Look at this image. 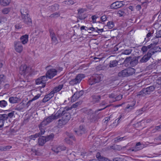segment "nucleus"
I'll return each instance as SVG.
<instances>
[{
  "instance_id": "obj_37",
  "label": "nucleus",
  "mask_w": 161,
  "mask_h": 161,
  "mask_svg": "<svg viewBox=\"0 0 161 161\" xmlns=\"http://www.w3.org/2000/svg\"><path fill=\"white\" fill-rule=\"evenodd\" d=\"M57 150L58 151H56L58 152V153L66 149L64 145L59 146H57Z\"/></svg>"
},
{
  "instance_id": "obj_22",
  "label": "nucleus",
  "mask_w": 161,
  "mask_h": 161,
  "mask_svg": "<svg viewBox=\"0 0 161 161\" xmlns=\"http://www.w3.org/2000/svg\"><path fill=\"white\" fill-rule=\"evenodd\" d=\"M118 61L116 60H113L110 61L109 64V67L112 68L117 66L118 64Z\"/></svg>"
},
{
  "instance_id": "obj_59",
  "label": "nucleus",
  "mask_w": 161,
  "mask_h": 161,
  "mask_svg": "<svg viewBox=\"0 0 161 161\" xmlns=\"http://www.w3.org/2000/svg\"><path fill=\"white\" fill-rule=\"evenodd\" d=\"M68 136L70 138L72 139L74 141L75 140V139L74 136L72 134L69 133L68 135Z\"/></svg>"
},
{
  "instance_id": "obj_36",
  "label": "nucleus",
  "mask_w": 161,
  "mask_h": 161,
  "mask_svg": "<svg viewBox=\"0 0 161 161\" xmlns=\"http://www.w3.org/2000/svg\"><path fill=\"white\" fill-rule=\"evenodd\" d=\"M112 161H127L123 157L115 158L113 159Z\"/></svg>"
},
{
  "instance_id": "obj_49",
  "label": "nucleus",
  "mask_w": 161,
  "mask_h": 161,
  "mask_svg": "<svg viewBox=\"0 0 161 161\" xmlns=\"http://www.w3.org/2000/svg\"><path fill=\"white\" fill-rule=\"evenodd\" d=\"M125 137H118L115 139L114 142H119L124 140V138Z\"/></svg>"
},
{
  "instance_id": "obj_17",
  "label": "nucleus",
  "mask_w": 161,
  "mask_h": 161,
  "mask_svg": "<svg viewBox=\"0 0 161 161\" xmlns=\"http://www.w3.org/2000/svg\"><path fill=\"white\" fill-rule=\"evenodd\" d=\"M28 35L25 34L22 36L20 38L21 43H22L23 44H25L27 43L28 40Z\"/></svg>"
},
{
  "instance_id": "obj_50",
  "label": "nucleus",
  "mask_w": 161,
  "mask_h": 161,
  "mask_svg": "<svg viewBox=\"0 0 161 161\" xmlns=\"http://www.w3.org/2000/svg\"><path fill=\"white\" fill-rule=\"evenodd\" d=\"M49 32L50 33V36L51 37H53L54 36H55V33L53 31V30L51 29H50L49 30Z\"/></svg>"
},
{
  "instance_id": "obj_63",
  "label": "nucleus",
  "mask_w": 161,
  "mask_h": 161,
  "mask_svg": "<svg viewBox=\"0 0 161 161\" xmlns=\"http://www.w3.org/2000/svg\"><path fill=\"white\" fill-rule=\"evenodd\" d=\"M116 96V95H115L114 93H111V94H109V97L110 98H114L115 99Z\"/></svg>"
},
{
  "instance_id": "obj_28",
  "label": "nucleus",
  "mask_w": 161,
  "mask_h": 161,
  "mask_svg": "<svg viewBox=\"0 0 161 161\" xmlns=\"http://www.w3.org/2000/svg\"><path fill=\"white\" fill-rule=\"evenodd\" d=\"M52 98V97L48 94L45 95L44 97L43 98L42 101L43 103H45Z\"/></svg>"
},
{
  "instance_id": "obj_32",
  "label": "nucleus",
  "mask_w": 161,
  "mask_h": 161,
  "mask_svg": "<svg viewBox=\"0 0 161 161\" xmlns=\"http://www.w3.org/2000/svg\"><path fill=\"white\" fill-rule=\"evenodd\" d=\"M76 77L78 79L79 81L80 82L81 80L85 77V75L84 74H79L77 75Z\"/></svg>"
},
{
  "instance_id": "obj_20",
  "label": "nucleus",
  "mask_w": 161,
  "mask_h": 161,
  "mask_svg": "<svg viewBox=\"0 0 161 161\" xmlns=\"http://www.w3.org/2000/svg\"><path fill=\"white\" fill-rule=\"evenodd\" d=\"M45 136H40L38 138V143L40 146H43L47 142Z\"/></svg>"
},
{
  "instance_id": "obj_23",
  "label": "nucleus",
  "mask_w": 161,
  "mask_h": 161,
  "mask_svg": "<svg viewBox=\"0 0 161 161\" xmlns=\"http://www.w3.org/2000/svg\"><path fill=\"white\" fill-rule=\"evenodd\" d=\"M130 61V65L131 67H134L138 63H139V61H137L134 57L132 58Z\"/></svg>"
},
{
  "instance_id": "obj_62",
  "label": "nucleus",
  "mask_w": 161,
  "mask_h": 161,
  "mask_svg": "<svg viewBox=\"0 0 161 161\" xmlns=\"http://www.w3.org/2000/svg\"><path fill=\"white\" fill-rule=\"evenodd\" d=\"M101 20L102 21H105L107 19V17L106 15H103L101 18Z\"/></svg>"
},
{
  "instance_id": "obj_38",
  "label": "nucleus",
  "mask_w": 161,
  "mask_h": 161,
  "mask_svg": "<svg viewBox=\"0 0 161 161\" xmlns=\"http://www.w3.org/2000/svg\"><path fill=\"white\" fill-rule=\"evenodd\" d=\"M159 37H161V31L160 30L156 32V36L152 39V40H155Z\"/></svg>"
},
{
  "instance_id": "obj_13",
  "label": "nucleus",
  "mask_w": 161,
  "mask_h": 161,
  "mask_svg": "<svg viewBox=\"0 0 161 161\" xmlns=\"http://www.w3.org/2000/svg\"><path fill=\"white\" fill-rule=\"evenodd\" d=\"M93 102L94 103H99L101 99V96L97 94H93L91 96Z\"/></svg>"
},
{
  "instance_id": "obj_24",
  "label": "nucleus",
  "mask_w": 161,
  "mask_h": 161,
  "mask_svg": "<svg viewBox=\"0 0 161 161\" xmlns=\"http://www.w3.org/2000/svg\"><path fill=\"white\" fill-rule=\"evenodd\" d=\"M10 2V0H0V3L3 6L8 5Z\"/></svg>"
},
{
  "instance_id": "obj_61",
  "label": "nucleus",
  "mask_w": 161,
  "mask_h": 161,
  "mask_svg": "<svg viewBox=\"0 0 161 161\" xmlns=\"http://www.w3.org/2000/svg\"><path fill=\"white\" fill-rule=\"evenodd\" d=\"M40 132L36 133L34 135H32L31 137L33 136L35 138L40 137Z\"/></svg>"
},
{
  "instance_id": "obj_45",
  "label": "nucleus",
  "mask_w": 161,
  "mask_h": 161,
  "mask_svg": "<svg viewBox=\"0 0 161 161\" xmlns=\"http://www.w3.org/2000/svg\"><path fill=\"white\" fill-rule=\"evenodd\" d=\"M96 157L98 159V160H99L100 161H102V159L103 158V157L101 156L100 154V153L99 152H98L97 153L96 155Z\"/></svg>"
},
{
  "instance_id": "obj_30",
  "label": "nucleus",
  "mask_w": 161,
  "mask_h": 161,
  "mask_svg": "<svg viewBox=\"0 0 161 161\" xmlns=\"http://www.w3.org/2000/svg\"><path fill=\"white\" fill-rule=\"evenodd\" d=\"M82 103V101H80L76 103H75L73 104L71 107H69V110L73 108H76L78 105L81 104Z\"/></svg>"
},
{
  "instance_id": "obj_19",
  "label": "nucleus",
  "mask_w": 161,
  "mask_h": 161,
  "mask_svg": "<svg viewBox=\"0 0 161 161\" xmlns=\"http://www.w3.org/2000/svg\"><path fill=\"white\" fill-rule=\"evenodd\" d=\"M10 111L9 110H5L4 112L5 114H0V119L4 122L5 121L7 120L8 119L7 115H6V113H7V112Z\"/></svg>"
},
{
  "instance_id": "obj_46",
  "label": "nucleus",
  "mask_w": 161,
  "mask_h": 161,
  "mask_svg": "<svg viewBox=\"0 0 161 161\" xmlns=\"http://www.w3.org/2000/svg\"><path fill=\"white\" fill-rule=\"evenodd\" d=\"M60 14L59 13L56 12L52 14H51L50 17L51 18H55L58 17L60 16Z\"/></svg>"
},
{
  "instance_id": "obj_6",
  "label": "nucleus",
  "mask_w": 161,
  "mask_h": 161,
  "mask_svg": "<svg viewBox=\"0 0 161 161\" xmlns=\"http://www.w3.org/2000/svg\"><path fill=\"white\" fill-rule=\"evenodd\" d=\"M31 71V68L29 66H27L26 65H22L20 67V73L21 74V75H24V76L26 75V77L29 74H28L27 75V74L30 73Z\"/></svg>"
},
{
  "instance_id": "obj_25",
  "label": "nucleus",
  "mask_w": 161,
  "mask_h": 161,
  "mask_svg": "<svg viewBox=\"0 0 161 161\" xmlns=\"http://www.w3.org/2000/svg\"><path fill=\"white\" fill-rule=\"evenodd\" d=\"M41 78V79L42 80V82L43 83V84H42V86H40V87L41 88H43L45 86V81L47 80V78H48L47 76H43L40 77Z\"/></svg>"
},
{
  "instance_id": "obj_26",
  "label": "nucleus",
  "mask_w": 161,
  "mask_h": 161,
  "mask_svg": "<svg viewBox=\"0 0 161 161\" xmlns=\"http://www.w3.org/2000/svg\"><path fill=\"white\" fill-rule=\"evenodd\" d=\"M80 83V82L79 81V80H78V79L76 78V77H75V78L69 81L70 84L72 85H74L76 84Z\"/></svg>"
},
{
  "instance_id": "obj_42",
  "label": "nucleus",
  "mask_w": 161,
  "mask_h": 161,
  "mask_svg": "<svg viewBox=\"0 0 161 161\" xmlns=\"http://www.w3.org/2000/svg\"><path fill=\"white\" fill-rule=\"evenodd\" d=\"M78 15V16L77 17V19H78L80 20L84 19L87 17L85 14H84L83 15L79 14Z\"/></svg>"
},
{
  "instance_id": "obj_4",
  "label": "nucleus",
  "mask_w": 161,
  "mask_h": 161,
  "mask_svg": "<svg viewBox=\"0 0 161 161\" xmlns=\"http://www.w3.org/2000/svg\"><path fill=\"white\" fill-rule=\"evenodd\" d=\"M103 75L102 74H94L90 80V84L92 85L95 83H98L103 79Z\"/></svg>"
},
{
  "instance_id": "obj_56",
  "label": "nucleus",
  "mask_w": 161,
  "mask_h": 161,
  "mask_svg": "<svg viewBox=\"0 0 161 161\" xmlns=\"http://www.w3.org/2000/svg\"><path fill=\"white\" fill-rule=\"evenodd\" d=\"M98 17L96 16V15H92V22L93 23H96V19Z\"/></svg>"
},
{
  "instance_id": "obj_41",
  "label": "nucleus",
  "mask_w": 161,
  "mask_h": 161,
  "mask_svg": "<svg viewBox=\"0 0 161 161\" xmlns=\"http://www.w3.org/2000/svg\"><path fill=\"white\" fill-rule=\"evenodd\" d=\"M14 111H12L11 112L6 113V115L8 118H12L14 115Z\"/></svg>"
},
{
  "instance_id": "obj_9",
  "label": "nucleus",
  "mask_w": 161,
  "mask_h": 161,
  "mask_svg": "<svg viewBox=\"0 0 161 161\" xmlns=\"http://www.w3.org/2000/svg\"><path fill=\"white\" fill-rule=\"evenodd\" d=\"M14 49L16 52L20 53L22 51L23 47L20 42L19 41L14 42Z\"/></svg>"
},
{
  "instance_id": "obj_16",
  "label": "nucleus",
  "mask_w": 161,
  "mask_h": 161,
  "mask_svg": "<svg viewBox=\"0 0 161 161\" xmlns=\"http://www.w3.org/2000/svg\"><path fill=\"white\" fill-rule=\"evenodd\" d=\"M143 147V146L140 142H138L136 144L134 147L130 149V150L132 151L136 152L142 149Z\"/></svg>"
},
{
  "instance_id": "obj_39",
  "label": "nucleus",
  "mask_w": 161,
  "mask_h": 161,
  "mask_svg": "<svg viewBox=\"0 0 161 161\" xmlns=\"http://www.w3.org/2000/svg\"><path fill=\"white\" fill-rule=\"evenodd\" d=\"M111 148L115 150H120L121 147H120V146L119 145H114L112 146L111 147Z\"/></svg>"
},
{
  "instance_id": "obj_18",
  "label": "nucleus",
  "mask_w": 161,
  "mask_h": 161,
  "mask_svg": "<svg viewBox=\"0 0 161 161\" xmlns=\"http://www.w3.org/2000/svg\"><path fill=\"white\" fill-rule=\"evenodd\" d=\"M20 13L22 16L29 15V11L27 8L25 7H23L20 10Z\"/></svg>"
},
{
  "instance_id": "obj_31",
  "label": "nucleus",
  "mask_w": 161,
  "mask_h": 161,
  "mask_svg": "<svg viewBox=\"0 0 161 161\" xmlns=\"http://www.w3.org/2000/svg\"><path fill=\"white\" fill-rule=\"evenodd\" d=\"M7 104V102L4 100H2L0 101V107L1 108L6 107Z\"/></svg>"
},
{
  "instance_id": "obj_58",
  "label": "nucleus",
  "mask_w": 161,
  "mask_h": 161,
  "mask_svg": "<svg viewBox=\"0 0 161 161\" xmlns=\"http://www.w3.org/2000/svg\"><path fill=\"white\" fill-rule=\"evenodd\" d=\"M154 33V31L152 30L150 32L148 33L146 37L147 38H149L150 36H152L153 34Z\"/></svg>"
},
{
  "instance_id": "obj_11",
  "label": "nucleus",
  "mask_w": 161,
  "mask_h": 161,
  "mask_svg": "<svg viewBox=\"0 0 161 161\" xmlns=\"http://www.w3.org/2000/svg\"><path fill=\"white\" fill-rule=\"evenodd\" d=\"M83 94L84 91L82 90L77 91L72 96L71 100L74 101L81 96Z\"/></svg>"
},
{
  "instance_id": "obj_60",
  "label": "nucleus",
  "mask_w": 161,
  "mask_h": 161,
  "mask_svg": "<svg viewBox=\"0 0 161 161\" xmlns=\"http://www.w3.org/2000/svg\"><path fill=\"white\" fill-rule=\"evenodd\" d=\"M41 94H38L36 95L33 98V100L34 101L35 100L39 98L41 96Z\"/></svg>"
},
{
  "instance_id": "obj_15",
  "label": "nucleus",
  "mask_w": 161,
  "mask_h": 161,
  "mask_svg": "<svg viewBox=\"0 0 161 161\" xmlns=\"http://www.w3.org/2000/svg\"><path fill=\"white\" fill-rule=\"evenodd\" d=\"M161 50V48L160 47L158 46H153L149 51H148V52L150 53L151 54V56L154 54L155 53L158 52H160Z\"/></svg>"
},
{
  "instance_id": "obj_53",
  "label": "nucleus",
  "mask_w": 161,
  "mask_h": 161,
  "mask_svg": "<svg viewBox=\"0 0 161 161\" xmlns=\"http://www.w3.org/2000/svg\"><path fill=\"white\" fill-rule=\"evenodd\" d=\"M153 41V42L151 43L153 44V46H155L156 45H157L158 44V42H159V39H155L154 40H152Z\"/></svg>"
},
{
  "instance_id": "obj_43",
  "label": "nucleus",
  "mask_w": 161,
  "mask_h": 161,
  "mask_svg": "<svg viewBox=\"0 0 161 161\" xmlns=\"http://www.w3.org/2000/svg\"><path fill=\"white\" fill-rule=\"evenodd\" d=\"M107 26H108V28L110 29L114 27V24L113 22L109 21L107 23Z\"/></svg>"
},
{
  "instance_id": "obj_34",
  "label": "nucleus",
  "mask_w": 161,
  "mask_h": 161,
  "mask_svg": "<svg viewBox=\"0 0 161 161\" xmlns=\"http://www.w3.org/2000/svg\"><path fill=\"white\" fill-rule=\"evenodd\" d=\"M63 86V84L60 85L58 86H56L53 89L54 91H55L56 92H58L62 89Z\"/></svg>"
},
{
  "instance_id": "obj_47",
  "label": "nucleus",
  "mask_w": 161,
  "mask_h": 161,
  "mask_svg": "<svg viewBox=\"0 0 161 161\" xmlns=\"http://www.w3.org/2000/svg\"><path fill=\"white\" fill-rule=\"evenodd\" d=\"M36 84L38 85L42 83V84H43V83L42 82V80L41 79V77H39L36 80Z\"/></svg>"
},
{
  "instance_id": "obj_27",
  "label": "nucleus",
  "mask_w": 161,
  "mask_h": 161,
  "mask_svg": "<svg viewBox=\"0 0 161 161\" xmlns=\"http://www.w3.org/2000/svg\"><path fill=\"white\" fill-rule=\"evenodd\" d=\"M18 98L17 97H11L9 98V101L11 103H17Z\"/></svg>"
},
{
  "instance_id": "obj_55",
  "label": "nucleus",
  "mask_w": 161,
  "mask_h": 161,
  "mask_svg": "<svg viewBox=\"0 0 161 161\" xmlns=\"http://www.w3.org/2000/svg\"><path fill=\"white\" fill-rule=\"evenodd\" d=\"M51 38L53 43H55L56 44L58 43V40L56 36H54Z\"/></svg>"
},
{
  "instance_id": "obj_5",
  "label": "nucleus",
  "mask_w": 161,
  "mask_h": 161,
  "mask_svg": "<svg viewBox=\"0 0 161 161\" xmlns=\"http://www.w3.org/2000/svg\"><path fill=\"white\" fill-rule=\"evenodd\" d=\"M156 87V86H151L146 88H143L142 90L140 92L138 95L143 96L144 94L145 95L150 94L152 92L154 91Z\"/></svg>"
},
{
  "instance_id": "obj_14",
  "label": "nucleus",
  "mask_w": 161,
  "mask_h": 161,
  "mask_svg": "<svg viewBox=\"0 0 161 161\" xmlns=\"http://www.w3.org/2000/svg\"><path fill=\"white\" fill-rule=\"evenodd\" d=\"M123 6V4L121 2H116L112 3L110 6L112 9H117Z\"/></svg>"
},
{
  "instance_id": "obj_51",
  "label": "nucleus",
  "mask_w": 161,
  "mask_h": 161,
  "mask_svg": "<svg viewBox=\"0 0 161 161\" xmlns=\"http://www.w3.org/2000/svg\"><path fill=\"white\" fill-rule=\"evenodd\" d=\"M85 113L87 115H91L92 114L93 112L92 109H89L86 110L85 112Z\"/></svg>"
},
{
  "instance_id": "obj_12",
  "label": "nucleus",
  "mask_w": 161,
  "mask_h": 161,
  "mask_svg": "<svg viewBox=\"0 0 161 161\" xmlns=\"http://www.w3.org/2000/svg\"><path fill=\"white\" fill-rule=\"evenodd\" d=\"M22 19L24 22L29 26H31L32 25V20L30 15L22 16Z\"/></svg>"
},
{
  "instance_id": "obj_2",
  "label": "nucleus",
  "mask_w": 161,
  "mask_h": 161,
  "mask_svg": "<svg viewBox=\"0 0 161 161\" xmlns=\"http://www.w3.org/2000/svg\"><path fill=\"white\" fill-rule=\"evenodd\" d=\"M135 72V69L129 67L126 68L119 72L118 76L119 77H127L132 75Z\"/></svg>"
},
{
  "instance_id": "obj_1",
  "label": "nucleus",
  "mask_w": 161,
  "mask_h": 161,
  "mask_svg": "<svg viewBox=\"0 0 161 161\" xmlns=\"http://www.w3.org/2000/svg\"><path fill=\"white\" fill-rule=\"evenodd\" d=\"M60 108L57 111V114L59 115V118L62 117L61 119L58 120V124L60 125H64L69 121L71 118V115L70 113L67 112L69 110V107H66L62 111Z\"/></svg>"
},
{
  "instance_id": "obj_52",
  "label": "nucleus",
  "mask_w": 161,
  "mask_h": 161,
  "mask_svg": "<svg viewBox=\"0 0 161 161\" xmlns=\"http://www.w3.org/2000/svg\"><path fill=\"white\" fill-rule=\"evenodd\" d=\"M122 98V95L121 94H119L118 96H116L115 98V100L114 101L115 102V101H118L121 100Z\"/></svg>"
},
{
  "instance_id": "obj_35",
  "label": "nucleus",
  "mask_w": 161,
  "mask_h": 161,
  "mask_svg": "<svg viewBox=\"0 0 161 161\" xmlns=\"http://www.w3.org/2000/svg\"><path fill=\"white\" fill-rule=\"evenodd\" d=\"M11 9L10 8H5L2 10V12L3 14H7L10 11Z\"/></svg>"
},
{
  "instance_id": "obj_3",
  "label": "nucleus",
  "mask_w": 161,
  "mask_h": 161,
  "mask_svg": "<svg viewBox=\"0 0 161 161\" xmlns=\"http://www.w3.org/2000/svg\"><path fill=\"white\" fill-rule=\"evenodd\" d=\"M59 115L57 114V112L55 114H52L51 116L45 119L41 123V126L43 127L47 124L52 122L54 120L57 119L59 118Z\"/></svg>"
},
{
  "instance_id": "obj_7",
  "label": "nucleus",
  "mask_w": 161,
  "mask_h": 161,
  "mask_svg": "<svg viewBox=\"0 0 161 161\" xmlns=\"http://www.w3.org/2000/svg\"><path fill=\"white\" fill-rule=\"evenodd\" d=\"M74 131L78 136H81L82 135L86 133L87 131L85 126L81 125L79 126L78 130H74Z\"/></svg>"
},
{
  "instance_id": "obj_33",
  "label": "nucleus",
  "mask_w": 161,
  "mask_h": 161,
  "mask_svg": "<svg viewBox=\"0 0 161 161\" xmlns=\"http://www.w3.org/2000/svg\"><path fill=\"white\" fill-rule=\"evenodd\" d=\"M132 51L131 49H126L124 50L121 53V54H125L126 55H129L130 54Z\"/></svg>"
},
{
  "instance_id": "obj_54",
  "label": "nucleus",
  "mask_w": 161,
  "mask_h": 161,
  "mask_svg": "<svg viewBox=\"0 0 161 161\" xmlns=\"http://www.w3.org/2000/svg\"><path fill=\"white\" fill-rule=\"evenodd\" d=\"M135 101H133L132 102V104H128L127 107H126V108L131 109L132 108V107L135 105Z\"/></svg>"
},
{
  "instance_id": "obj_40",
  "label": "nucleus",
  "mask_w": 161,
  "mask_h": 161,
  "mask_svg": "<svg viewBox=\"0 0 161 161\" xmlns=\"http://www.w3.org/2000/svg\"><path fill=\"white\" fill-rule=\"evenodd\" d=\"M132 58V57L131 56L127 57L124 61V63L126 64L129 63L130 64V60H131Z\"/></svg>"
},
{
  "instance_id": "obj_44",
  "label": "nucleus",
  "mask_w": 161,
  "mask_h": 161,
  "mask_svg": "<svg viewBox=\"0 0 161 161\" xmlns=\"http://www.w3.org/2000/svg\"><path fill=\"white\" fill-rule=\"evenodd\" d=\"M64 2L65 4L69 5H73L75 3L72 0L65 1Z\"/></svg>"
},
{
  "instance_id": "obj_48",
  "label": "nucleus",
  "mask_w": 161,
  "mask_h": 161,
  "mask_svg": "<svg viewBox=\"0 0 161 161\" xmlns=\"http://www.w3.org/2000/svg\"><path fill=\"white\" fill-rule=\"evenodd\" d=\"M86 11V9H84L83 8H80L77 10L78 13L77 15H80L84 13V12Z\"/></svg>"
},
{
  "instance_id": "obj_8",
  "label": "nucleus",
  "mask_w": 161,
  "mask_h": 161,
  "mask_svg": "<svg viewBox=\"0 0 161 161\" xmlns=\"http://www.w3.org/2000/svg\"><path fill=\"white\" fill-rule=\"evenodd\" d=\"M57 70L54 69H49L46 74V76L48 78L51 79L57 75Z\"/></svg>"
},
{
  "instance_id": "obj_57",
  "label": "nucleus",
  "mask_w": 161,
  "mask_h": 161,
  "mask_svg": "<svg viewBox=\"0 0 161 161\" xmlns=\"http://www.w3.org/2000/svg\"><path fill=\"white\" fill-rule=\"evenodd\" d=\"M141 50L143 53H145L147 51V47L146 46H143L141 48Z\"/></svg>"
},
{
  "instance_id": "obj_29",
  "label": "nucleus",
  "mask_w": 161,
  "mask_h": 161,
  "mask_svg": "<svg viewBox=\"0 0 161 161\" xmlns=\"http://www.w3.org/2000/svg\"><path fill=\"white\" fill-rule=\"evenodd\" d=\"M54 135L53 133H51L49 135H48L47 136H45L46 138L45 140L47 141V142L51 140H52L54 137Z\"/></svg>"
},
{
  "instance_id": "obj_21",
  "label": "nucleus",
  "mask_w": 161,
  "mask_h": 161,
  "mask_svg": "<svg viewBox=\"0 0 161 161\" xmlns=\"http://www.w3.org/2000/svg\"><path fill=\"white\" fill-rule=\"evenodd\" d=\"M100 119L99 116L98 115L94 114L92 117L90 119V121L91 122L96 123Z\"/></svg>"
},
{
  "instance_id": "obj_64",
  "label": "nucleus",
  "mask_w": 161,
  "mask_h": 161,
  "mask_svg": "<svg viewBox=\"0 0 161 161\" xmlns=\"http://www.w3.org/2000/svg\"><path fill=\"white\" fill-rule=\"evenodd\" d=\"M84 30L85 31H89V29L87 27H86L85 26H82L81 27H80V30L81 31H82V30Z\"/></svg>"
},
{
  "instance_id": "obj_10",
  "label": "nucleus",
  "mask_w": 161,
  "mask_h": 161,
  "mask_svg": "<svg viewBox=\"0 0 161 161\" xmlns=\"http://www.w3.org/2000/svg\"><path fill=\"white\" fill-rule=\"evenodd\" d=\"M151 56V54L148 52L147 54H145L141 58L139 61V63H146L150 59Z\"/></svg>"
}]
</instances>
